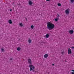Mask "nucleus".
Here are the masks:
<instances>
[{
  "label": "nucleus",
  "instance_id": "5701e85b",
  "mask_svg": "<svg viewBox=\"0 0 74 74\" xmlns=\"http://www.w3.org/2000/svg\"><path fill=\"white\" fill-rule=\"evenodd\" d=\"M25 20H26V21H27V18H25Z\"/></svg>",
  "mask_w": 74,
  "mask_h": 74
},
{
  "label": "nucleus",
  "instance_id": "dca6fc26",
  "mask_svg": "<svg viewBox=\"0 0 74 74\" xmlns=\"http://www.w3.org/2000/svg\"><path fill=\"white\" fill-rule=\"evenodd\" d=\"M58 5L59 7H60V6H61V4L60 3H58Z\"/></svg>",
  "mask_w": 74,
  "mask_h": 74
},
{
  "label": "nucleus",
  "instance_id": "f8f14e48",
  "mask_svg": "<svg viewBox=\"0 0 74 74\" xmlns=\"http://www.w3.org/2000/svg\"><path fill=\"white\" fill-rule=\"evenodd\" d=\"M21 48L20 47H18L17 48V51H20V50H21Z\"/></svg>",
  "mask_w": 74,
  "mask_h": 74
},
{
  "label": "nucleus",
  "instance_id": "b1692460",
  "mask_svg": "<svg viewBox=\"0 0 74 74\" xmlns=\"http://www.w3.org/2000/svg\"><path fill=\"white\" fill-rule=\"evenodd\" d=\"M71 71H73V72H74V70H71Z\"/></svg>",
  "mask_w": 74,
  "mask_h": 74
},
{
  "label": "nucleus",
  "instance_id": "423d86ee",
  "mask_svg": "<svg viewBox=\"0 0 74 74\" xmlns=\"http://www.w3.org/2000/svg\"><path fill=\"white\" fill-rule=\"evenodd\" d=\"M69 32L70 34H72L74 33V31L73 30H70Z\"/></svg>",
  "mask_w": 74,
  "mask_h": 74
},
{
  "label": "nucleus",
  "instance_id": "ddd939ff",
  "mask_svg": "<svg viewBox=\"0 0 74 74\" xmlns=\"http://www.w3.org/2000/svg\"><path fill=\"white\" fill-rule=\"evenodd\" d=\"M19 25L21 26V27H22V26H23V24H22V23H21L19 24Z\"/></svg>",
  "mask_w": 74,
  "mask_h": 74
},
{
  "label": "nucleus",
  "instance_id": "4468645a",
  "mask_svg": "<svg viewBox=\"0 0 74 74\" xmlns=\"http://www.w3.org/2000/svg\"><path fill=\"white\" fill-rule=\"evenodd\" d=\"M28 41L29 44H30V43H31V42H32V40H29Z\"/></svg>",
  "mask_w": 74,
  "mask_h": 74
},
{
  "label": "nucleus",
  "instance_id": "c85d7f7f",
  "mask_svg": "<svg viewBox=\"0 0 74 74\" xmlns=\"http://www.w3.org/2000/svg\"><path fill=\"white\" fill-rule=\"evenodd\" d=\"M14 3H13L12 4L13 5H14Z\"/></svg>",
  "mask_w": 74,
  "mask_h": 74
},
{
  "label": "nucleus",
  "instance_id": "f3484780",
  "mask_svg": "<svg viewBox=\"0 0 74 74\" xmlns=\"http://www.w3.org/2000/svg\"><path fill=\"white\" fill-rule=\"evenodd\" d=\"M71 2V3H73V2H74V0H70Z\"/></svg>",
  "mask_w": 74,
  "mask_h": 74
},
{
  "label": "nucleus",
  "instance_id": "412c9836",
  "mask_svg": "<svg viewBox=\"0 0 74 74\" xmlns=\"http://www.w3.org/2000/svg\"><path fill=\"white\" fill-rule=\"evenodd\" d=\"M51 0H46V1H49Z\"/></svg>",
  "mask_w": 74,
  "mask_h": 74
},
{
  "label": "nucleus",
  "instance_id": "39448f33",
  "mask_svg": "<svg viewBox=\"0 0 74 74\" xmlns=\"http://www.w3.org/2000/svg\"><path fill=\"white\" fill-rule=\"evenodd\" d=\"M28 63L30 64H32V60L30 59H29L28 60Z\"/></svg>",
  "mask_w": 74,
  "mask_h": 74
},
{
  "label": "nucleus",
  "instance_id": "bb28decb",
  "mask_svg": "<svg viewBox=\"0 0 74 74\" xmlns=\"http://www.w3.org/2000/svg\"><path fill=\"white\" fill-rule=\"evenodd\" d=\"M52 66H54V65H55L54 64H52Z\"/></svg>",
  "mask_w": 74,
  "mask_h": 74
},
{
  "label": "nucleus",
  "instance_id": "4be33fe9",
  "mask_svg": "<svg viewBox=\"0 0 74 74\" xmlns=\"http://www.w3.org/2000/svg\"><path fill=\"white\" fill-rule=\"evenodd\" d=\"M71 73V74H74V72H72Z\"/></svg>",
  "mask_w": 74,
  "mask_h": 74
},
{
  "label": "nucleus",
  "instance_id": "20e7f679",
  "mask_svg": "<svg viewBox=\"0 0 74 74\" xmlns=\"http://www.w3.org/2000/svg\"><path fill=\"white\" fill-rule=\"evenodd\" d=\"M65 12L66 14H69L70 13V9L68 8L65 10Z\"/></svg>",
  "mask_w": 74,
  "mask_h": 74
},
{
  "label": "nucleus",
  "instance_id": "aec40b11",
  "mask_svg": "<svg viewBox=\"0 0 74 74\" xmlns=\"http://www.w3.org/2000/svg\"><path fill=\"white\" fill-rule=\"evenodd\" d=\"M10 60H12V58H10Z\"/></svg>",
  "mask_w": 74,
  "mask_h": 74
},
{
  "label": "nucleus",
  "instance_id": "9b49d317",
  "mask_svg": "<svg viewBox=\"0 0 74 74\" xmlns=\"http://www.w3.org/2000/svg\"><path fill=\"white\" fill-rule=\"evenodd\" d=\"M59 18H55V21L56 22H57L58 21V19H59Z\"/></svg>",
  "mask_w": 74,
  "mask_h": 74
},
{
  "label": "nucleus",
  "instance_id": "cd10ccee",
  "mask_svg": "<svg viewBox=\"0 0 74 74\" xmlns=\"http://www.w3.org/2000/svg\"><path fill=\"white\" fill-rule=\"evenodd\" d=\"M65 62H67V61H66V60L65 61Z\"/></svg>",
  "mask_w": 74,
  "mask_h": 74
},
{
  "label": "nucleus",
  "instance_id": "f257e3e1",
  "mask_svg": "<svg viewBox=\"0 0 74 74\" xmlns=\"http://www.w3.org/2000/svg\"><path fill=\"white\" fill-rule=\"evenodd\" d=\"M47 27L50 30L53 29L55 27V25L51 22H49L47 23Z\"/></svg>",
  "mask_w": 74,
  "mask_h": 74
},
{
  "label": "nucleus",
  "instance_id": "c756f323",
  "mask_svg": "<svg viewBox=\"0 0 74 74\" xmlns=\"http://www.w3.org/2000/svg\"><path fill=\"white\" fill-rule=\"evenodd\" d=\"M13 9H14V7L13 8Z\"/></svg>",
  "mask_w": 74,
  "mask_h": 74
},
{
  "label": "nucleus",
  "instance_id": "a211bd4d",
  "mask_svg": "<svg viewBox=\"0 0 74 74\" xmlns=\"http://www.w3.org/2000/svg\"><path fill=\"white\" fill-rule=\"evenodd\" d=\"M61 53L63 55V54L64 53V51L61 52Z\"/></svg>",
  "mask_w": 74,
  "mask_h": 74
},
{
  "label": "nucleus",
  "instance_id": "1a4fd4ad",
  "mask_svg": "<svg viewBox=\"0 0 74 74\" xmlns=\"http://www.w3.org/2000/svg\"><path fill=\"white\" fill-rule=\"evenodd\" d=\"M8 22L10 24H12V21L11 20H9L8 21Z\"/></svg>",
  "mask_w": 74,
  "mask_h": 74
},
{
  "label": "nucleus",
  "instance_id": "393cba45",
  "mask_svg": "<svg viewBox=\"0 0 74 74\" xmlns=\"http://www.w3.org/2000/svg\"><path fill=\"white\" fill-rule=\"evenodd\" d=\"M71 48H72V49H73L74 48V47H71Z\"/></svg>",
  "mask_w": 74,
  "mask_h": 74
},
{
  "label": "nucleus",
  "instance_id": "7ed1b4c3",
  "mask_svg": "<svg viewBox=\"0 0 74 74\" xmlns=\"http://www.w3.org/2000/svg\"><path fill=\"white\" fill-rule=\"evenodd\" d=\"M72 52L71 51V50L70 48H69L68 49V55L71 54Z\"/></svg>",
  "mask_w": 74,
  "mask_h": 74
},
{
  "label": "nucleus",
  "instance_id": "6e6552de",
  "mask_svg": "<svg viewBox=\"0 0 74 74\" xmlns=\"http://www.w3.org/2000/svg\"><path fill=\"white\" fill-rule=\"evenodd\" d=\"M45 58H47L48 57V55L47 54H46L44 55Z\"/></svg>",
  "mask_w": 74,
  "mask_h": 74
},
{
  "label": "nucleus",
  "instance_id": "9d476101",
  "mask_svg": "<svg viewBox=\"0 0 74 74\" xmlns=\"http://www.w3.org/2000/svg\"><path fill=\"white\" fill-rule=\"evenodd\" d=\"M49 34H47L45 36V37L46 38H48L49 37Z\"/></svg>",
  "mask_w": 74,
  "mask_h": 74
},
{
  "label": "nucleus",
  "instance_id": "0eeeda50",
  "mask_svg": "<svg viewBox=\"0 0 74 74\" xmlns=\"http://www.w3.org/2000/svg\"><path fill=\"white\" fill-rule=\"evenodd\" d=\"M33 2L31 1H29L28 4L29 5H32L33 4Z\"/></svg>",
  "mask_w": 74,
  "mask_h": 74
},
{
  "label": "nucleus",
  "instance_id": "f03ea898",
  "mask_svg": "<svg viewBox=\"0 0 74 74\" xmlns=\"http://www.w3.org/2000/svg\"><path fill=\"white\" fill-rule=\"evenodd\" d=\"M29 67L30 71H32L33 72H34V69H35V66L32 65H30L29 66Z\"/></svg>",
  "mask_w": 74,
  "mask_h": 74
},
{
  "label": "nucleus",
  "instance_id": "2eb2a0df",
  "mask_svg": "<svg viewBox=\"0 0 74 74\" xmlns=\"http://www.w3.org/2000/svg\"><path fill=\"white\" fill-rule=\"evenodd\" d=\"M31 28L32 29H33L34 28V26L32 25L31 27Z\"/></svg>",
  "mask_w": 74,
  "mask_h": 74
},
{
  "label": "nucleus",
  "instance_id": "6ab92c4d",
  "mask_svg": "<svg viewBox=\"0 0 74 74\" xmlns=\"http://www.w3.org/2000/svg\"><path fill=\"white\" fill-rule=\"evenodd\" d=\"M2 52H4V49H1Z\"/></svg>",
  "mask_w": 74,
  "mask_h": 74
},
{
  "label": "nucleus",
  "instance_id": "a878e982",
  "mask_svg": "<svg viewBox=\"0 0 74 74\" xmlns=\"http://www.w3.org/2000/svg\"><path fill=\"white\" fill-rule=\"evenodd\" d=\"M10 11H12V9H10Z\"/></svg>",
  "mask_w": 74,
  "mask_h": 74
}]
</instances>
